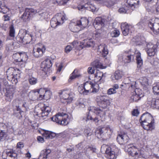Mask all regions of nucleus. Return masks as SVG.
<instances>
[{
    "label": "nucleus",
    "mask_w": 159,
    "mask_h": 159,
    "mask_svg": "<svg viewBox=\"0 0 159 159\" xmlns=\"http://www.w3.org/2000/svg\"><path fill=\"white\" fill-rule=\"evenodd\" d=\"M52 65L51 60L48 58L46 59L42 63L41 67V72L42 75H45L48 72L50 73V67Z\"/></svg>",
    "instance_id": "423d86ee"
},
{
    "label": "nucleus",
    "mask_w": 159,
    "mask_h": 159,
    "mask_svg": "<svg viewBox=\"0 0 159 159\" xmlns=\"http://www.w3.org/2000/svg\"><path fill=\"white\" fill-rule=\"evenodd\" d=\"M84 134L87 137L90 136L92 134L91 130L90 128L85 129L84 130Z\"/></svg>",
    "instance_id": "4d7b16f0"
},
{
    "label": "nucleus",
    "mask_w": 159,
    "mask_h": 159,
    "mask_svg": "<svg viewBox=\"0 0 159 159\" xmlns=\"http://www.w3.org/2000/svg\"><path fill=\"white\" fill-rule=\"evenodd\" d=\"M3 91L5 92V99L7 101H11L12 99L14 93V89L12 88H3Z\"/></svg>",
    "instance_id": "4468645a"
},
{
    "label": "nucleus",
    "mask_w": 159,
    "mask_h": 159,
    "mask_svg": "<svg viewBox=\"0 0 159 159\" xmlns=\"http://www.w3.org/2000/svg\"><path fill=\"white\" fill-rule=\"evenodd\" d=\"M9 36L11 37H14L15 34V30L14 28V25H11L9 28Z\"/></svg>",
    "instance_id": "ea45409f"
},
{
    "label": "nucleus",
    "mask_w": 159,
    "mask_h": 159,
    "mask_svg": "<svg viewBox=\"0 0 159 159\" xmlns=\"http://www.w3.org/2000/svg\"><path fill=\"white\" fill-rule=\"evenodd\" d=\"M92 39H84L82 42V48L86 47H90L93 46L94 44V41L92 40Z\"/></svg>",
    "instance_id": "5701e85b"
},
{
    "label": "nucleus",
    "mask_w": 159,
    "mask_h": 159,
    "mask_svg": "<svg viewBox=\"0 0 159 159\" xmlns=\"http://www.w3.org/2000/svg\"><path fill=\"white\" fill-rule=\"evenodd\" d=\"M9 11L3 0H0V12L5 14Z\"/></svg>",
    "instance_id": "a878e982"
},
{
    "label": "nucleus",
    "mask_w": 159,
    "mask_h": 159,
    "mask_svg": "<svg viewBox=\"0 0 159 159\" xmlns=\"http://www.w3.org/2000/svg\"><path fill=\"white\" fill-rule=\"evenodd\" d=\"M30 84L31 85H34L37 82V80L35 78L32 77L29 79Z\"/></svg>",
    "instance_id": "3c124183"
},
{
    "label": "nucleus",
    "mask_w": 159,
    "mask_h": 159,
    "mask_svg": "<svg viewBox=\"0 0 159 159\" xmlns=\"http://www.w3.org/2000/svg\"><path fill=\"white\" fill-rule=\"evenodd\" d=\"M140 82L142 85L144 86L148 85V79L146 77L142 78V79L141 80Z\"/></svg>",
    "instance_id": "37998d69"
},
{
    "label": "nucleus",
    "mask_w": 159,
    "mask_h": 159,
    "mask_svg": "<svg viewBox=\"0 0 159 159\" xmlns=\"http://www.w3.org/2000/svg\"><path fill=\"white\" fill-rule=\"evenodd\" d=\"M106 20L105 18H101L100 19V25L102 27L104 26L105 25Z\"/></svg>",
    "instance_id": "0e129e2a"
},
{
    "label": "nucleus",
    "mask_w": 159,
    "mask_h": 159,
    "mask_svg": "<svg viewBox=\"0 0 159 159\" xmlns=\"http://www.w3.org/2000/svg\"><path fill=\"white\" fill-rule=\"evenodd\" d=\"M107 97L102 96L100 97V100L101 101V107L103 108H106L107 106L110 105V102L107 99Z\"/></svg>",
    "instance_id": "4be33fe9"
},
{
    "label": "nucleus",
    "mask_w": 159,
    "mask_h": 159,
    "mask_svg": "<svg viewBox=\"0 0 159 159\" xmlns=\"http://www.w3.org/2000/svg\"><path fill=\"white\" fill-rule=\"evenodd\" d=\"M78 24L81 27L82 29L87 27L89 23V21L86 18L84 17L81 18L80 19L77 21Z\"/></svg>",
    "instance_id": "393cba45"
},
{
    "label": "nucleus",
    "mask_w": 159,
    "mask_h": 159,
    "mask_svg": "<svg viewBox=\"0 0 159 159\" xmlns=\"http://www.w3.org/2000/svg\"><path fill=\"white\" fill-rule=\"evenodd\" d=\"M85 86H88V87L91 88H95L99 89V84L97 83H95V82L94 83H93L91 82H87L85 83Z\"/></svg>",
    "instance_id": "e433bc0d"
},
{
    "label": "nucleus",
    "mask_w": 159,
    "mask_h": 159,
    "mask_svg": "<svg viewBox=\"0 0 159 159\" xmlns=\"http://www.w3.org/2000/svg\"><path fill=\"white\" fill-rule=\"evenodd\" d=\"M99 17H97L94 20L93 23V25L95 29L96 30L95 31V32L93 34V37L94 38H98L99 37V33L98 32H96L97 30L98 31L99 30Z\"/></svg>",
    "instance_id": "aec40b11"
},
{
    "label": "nucleus",
    "mask_w": 159,
    "mask_h": 159,
    "mask_svg": "<svg viewBox=\"0 0 159 159\" xmlns=\"http://www.w3.org/2000/svg\"><path fill=\"white\" fill-rule=\"evenodd\" d=\"M91 111L93 112L94 113L98 115L99 113V108L95 107H93L89 110V112Z\"/></svg>",
    "instance_id": "09e8293b"
},
{
    "label": "nucleus",
    "mask_w": 159,
    "mask_h": 159,
    "mask_svg": "<svg viewBox=\"0 0 159 159\" xmlns=\"http://www.w3.org/2000/svg\"><path fill=\"white\" fill-rule=\"evenodd\" d=\"M50 131H46L43 134V137L46 139H50Z\"/></svg>",
    "instance_id": "864d4df0"
},
{
    "label": "nucleus",
    "mask_w": 159,
    "mask_h": 159,
    "mask_svg": "<svg viewBox=\"0 0 159 159\" xmlns=\"http://www.w3.org/2000/svg\"><path fill=\"white\" fill-rule=\"evenodd\" d=\"M86 9L90 11H92V12L94 11L96 9V8L95 6L90 3L89 5L88 6V7H87Z\"/></svg>",
    "instance_id": "5fc2aeb1"
},
{
    "label": "nucleus",
    "mask_w": 159,
    "mask_h": 159,
    "mask_svg": "<svg viewBox=\"0 0 159 159\" xmlns=\"http://www.w3.org/2000/svg\"><path fill=\"white\" fill-rule=\"evenodd\" d=\"M7 123H0V142L4 141L7 136L9 127Z\"/></svg>",
    "instance_id": "1a4fd4ad"
},
{
    "label": "nucleus",
    "mask_w": 159,
    "mask_h": 159,
    "mask_svg": "<svg viewBox=\"0 0 159 159\" xmlns=\"http://www.w3.org/2000/svg\"><path fill=\"white\" fill-rule=\"evenodd\" d=\"M65 18L64 16H58L53 17L50 21L51 26L52 28H55L57 26L61 25L63 23Z\"/></svg>",
    "instance_id": "9d476101"
},
{
    "label": "nucleus",
    "mask_w": 159,
    "mask_h": 159,
    "mask_svg": "<svg viewBox=\"0 0 159 159\" xmlns=\"http://www.w3.org/2000/svg\"><path fill=\"white\" fill-rule=\"evenodd\" d=\"M24 143L21 142H20L17 143L16 147L17 148L21 149L24 147Z\"/></svg>",
    "instance_id": "680f3d73"
},
{
    "label": "nucleus",
    "mask_w": 159,
    "mask_h": 159,
    "mask_svg": "<svg viewBox=\"0 0 159 159\" xmlns=\"http://www.w3.org/2000/svg\"><path fill=\"white\" fill-rule=\"evenodd\" d=\"M73 47L70 45L67 46L65 48V51L66 53L69 52L72 50Z\"/></svg>",
    "instance_id": "69168bd1"
},
{
    "label": "nucleus",
    "mask_w": 159,
    "mask_h": 159,
    "mask_svg": "<svg viewBox=\"0 0 159 159\" xmlns=\"http://www.w3.org/2000/svg\"><path fill=\"white\" fill-rule=\"evenodd\" d=\"M139 2V0H127V3L131 7H135L138 4Z\"/></svg>",
    "instance_id": "72a5a7b5"
},
{
    "label": "nucleus",
    "mask_w": 159,
    "mask_h": 159,
    "mask_svg": "<svg viewBox=\"0 0 159 159\" xmlns=\"http://www.w3.org/2000/svg\"><path fill=\"white\" fill-rule=\"evenodd\" d=\"M129 137L126 134H119L116 139L118 143L120 144H125L128 141Z\"/></svg>",
    "instance_id": "6ab92c4d"
},
{
    "label": "nucleus",
    "mask_w": 159,
    "mask_h": 159,
    "mask_svg": "<svg viewBox=\"0 0 159 159\" xmlns=\"http://www.w3.org/2000/svg\"><path fill=\"white\" fill-rule=\"evenodd\" d=\"M120 32L118 30H114L111 32V34L112 37H117L120 34Z\"/></svg>",
    "instance_id": "8fccbe9b"
},
{
    "label": "nucleus",
    "mask_w": 159,
    "mask_h": 159,
    "mask_svg": "<svg viewBox=\"0 0 159 159\" xmlns=\"http://www.w3.org/2000/svg\"><path fill=\"white\" fill-rule=\"evenodd\" d=\"M24 55H26L22 53H16L13 55V58L15 59L16 62H20L23 61V59L21 58Z\"/></svg>",
    "instance_id": "c85d7f7f"
},
{
    "label": "nucleus",
    "mask_w": 159,
    "mask_h": 159,
    "mask_svg": "<svg viewBox=\"0 0 159 159\" xmlns=\"http://www.w3.org/2000/svg\"><path fill=\"white\" fill-rule=\"evenodd\" d=\"M23 111L14 112V115L18 119H20L22 117V113Z\"/></svg>",
    "instance_id": "6e6d98bb"
},
{
    "label": "nucleus",
    "mask_w": 159,
    "mask_h": 159,
    "mask_svg": "<svg viewBox=\"0 0 159 159\" xmlns=\"http://www.w3.org/2000/svg\"><path fill=\"white\" fill-rule=\"evenodd\" d=\"M148 26L153 31L154 34H159V23H154L153 20H151L149 22Z\"/></svg>",
    "instance_id": "f3484780"
},
{
    "label": "nucleus",
    "mask_w": 159,
    "mask_h": 159,
    "mask_svg": "<svg viewBox=\"0 0 159 159\" xmlns=\"http://www.w3.org/2000/svg\"><path fill=\"white\" fill-rule=\"evenodd\" d=\"M135 52L134 53H135L134 54H136V59L138 66L140 67L143 64V60L141 57V53L138 51H135Z\"/></svg>",
    "instance_id": "7c9ffc66"
},
{
    "label": "nucleus",
    "mask_w": 159,
    "mask_h": 159,
    "mask_svg": "<svg viewBox=\"0 0 159 159\" xmlns=\"http://www.w3.org/2000/svg\"><path fill=\"white\" fill-rule=\"evenodd\" d=\"M85 149H86V152H87V151H91L92 153L96 152V149L92 145L87 146L85 148Z\"/></svg>",
    "instance_id": "c03bdc74"
},
{
    "label": "nucleus",
    "mask_w": 159,
    "mask_h": 159,
    "mask_svg": "<svg viewBox=\"0 0 159 159\" xmlns=\"http://www.w3.org/2000/svg\"><path fill=\"white\" fill-rule=\"evenodd\" d=\"M70 28L71 31L74 32H78L82 28L80 25L78 24V22L77 21L76 23H72L70 25Z\"/></svg>",
    "instance_id": "412c9836"
},
{
    "label": "nucleus",
    "mask_w": 159,
    "mask_h": 159,
    "mask_svg": "<svg viewBox=\"0 0 159 159\" xmlns=\"http://www.w3.org/2000/svg\"><path fill=\"white\" fill-rule=\"evenodd\" d=\"M6 159H17V154L12 151L7 152Z\"/></svg>",
    "instance_id": "2f4dec72"
},
{
    "label": "nucleus",
    "mask_w": 159,
    "mask_h": 159,
    "mask_svg": "<svg viewBox=\"0 0 159 159\" xmlns=\"http://www.w3.org/2000/svg\"><path fill=\"white\" fill-rule=\"evenodd\" d=\"M145 23L142 21H141L136 25V26L139 29H142L144 27Z\"/></svg>",
    "instance_id": "13d9d810"
},
{
    "label": "nucleus",
    "mask_w": 159,
    "mask_h": 159,
    "mask_svg": "<svg viewBox=\"0 0 159 159\" xmlns=\"http://www.w3.org/2000/svg\"><path fill=\"white\" fill-rule=\"evenodd\" d=\"M135 54L133 53V54H129L124 53L120 54L118 56V61L119 62L125 63H129L134 61Z\"/></svg>",
    "instance_id": "0eeeda50"
},
{
    "label": "nucleus",
    "mask_w": 159,
    "mask_h": 159,
    "mask_svg": "<svg viewBox=\"0 0 159 159\" xmlns=\"http://www.w3.org/2000/svg\"><path fill=\"white\" fill-rule=\"evenodd\" d=\"M85 87H86L87 89H88V86H85V83L84 84V85H81L80 86H79L78 87V89L80 93L83 94L84 92V89L85 88Z\"/></svg>",
    "instance_id": "49530a36"
},
{
    "label": "nucleus",
    "mask_w": 159,
    "mask_h": 159,
    "mask_svg": "<svg viewBox=\"0 0 159 159\" xmlns=\"http://www.w3.org/2000/svg\"><path fill=\"white\" fill-rule=\"evenodd\" d=\"M45 92L43 95L44 99L48 100L49 99L51 96V93L49 91H45Z\"/></svg>",
    "instance_id": "79ce46f5"
},
{
    "label": "nucleus",
    "mask_w": 159,
    "mask_h": 159,
    "mask_svg": "<svg viewBox=\"0 0 159 159\" xmlns=\"http://www.w3.org/2000/svg\"><path fill=\"white\" fill-rule=\"evenodd\" d=\"M122 77L121 72L117 70L115 71L114 75L112 76V79L113 80H118L120 79Z\"/></svg>",
    "instance_id": "473e14b6"
},
{
    "label": "nucleus",
    "mask_w": 159,
    "mask_h": 159,
    "mask_svg": "<svg viewBox=\"0 0 159 159\" xmlns=\"http://www.w3.org/2000/svg\"><path fill=\"white\" fill-rule=\"evenodd\" d=\"M101 46V48L102 49V55L104 57H106L108 53V50L107 46L105 44L102 45H100Z\"/></svg>",
    "instance_id": "c9c22d12"
},
{
    "label": "nucleus",
    "mask_w": 159,
    "mask_h": 159,
    "mask_svg": "<svg viewBox=\"0 0 159 159\" xmlns=\"http://www.w3.org/2000/svg\"><path fill=\"white\" fill-rule=\"evenodd\" d=\"M140 121L143 128L147 130H152L154 129V120L152 116L146 112L141 116Z\"/></svg>",
    "instance_id": "f03ea898"
},
{
    "label": "nucleus",
    "mask_w": 159,
    "mask_h": 159,
    "mask_svg": "<svg viewBox=\"0 0 159 159\" xmlns=\"http://www.w3.org/2000/svg\"><path fill=\"white\" fill-rule=\"evenodd\" d=\"M121 28L123 34L126 36L129 33L131 32V30L133 29V26L128 24L126 23H125L121 24Z\"/></svg>",
    "instance_id": "ddd939ff"
},
{
    "label": "nucleus",
    "mask_w": 159,
    "mask_h": 159,
    "mask_svg": "<svg viewBox=\"0 0 159 159\" xmlns=\"http://www.w3.org/2000/svg\"><path fill=\"white\" fill-rule=\"evenodd\" d=\"M151 106L153 108L159 109V98L153 99L151 102Z\"/></svg>",
    "instance_id": "f704fd0d"
},
{
    "label": "nucleus",
    "mask_w": 159,
    "mask_h": 159,
    "mask_svg": "<svg viewBox=\"0 0 159 159\" xmlns=\"http://www.w3.org/2000/svg\"><path fill=\"white\" fill-rule=\"evenodd\" d=\"M157 46L151 43L147 45V53L149 56H154L157 51Z\"/></svg>",
    "instance_id": "dca6fc26"
},
{
    "label": "nucleus",
    "mask_w": 159,
    "mask_h": 159,
    "mask_svg": "<svg viewBox=\"0 0 159 159\" xmlns=\"http://www.w3.org/2000/svg\"><path fill=\"white\" fill-rule=\"evenodd\" d=\"M98 117H96L94 118L93 119L92 117L88 114L87 116V120H92L93 121L95 122L96 125H98V122L99 121Z\"/></svg>",
    "instance_id": "a18cd8bd"
},
{
    "label": "nucleus",
    "mask_w": 159,
    "mask_h": 159,
    "mask_svg": "<svg viewBox=\"0 0 159 159\" xmlns=\"http://www.w3.org/2000/svg\"><path fill=\"white\" fill-rule=\"evenodd\" d=\"M134 92L135 93L133 94L134 95L131 97V98L134 101L137 102L140 98L142 90L140 89H136L135 90Z\"/></svg>",
    "instance_id": "b1692460"
},
{
    "label": "nucleus",
    "mask_w": 159,
    "mask_h": 159,
    "mask_svg": "<svg viewBox=\"0 0 159 159\" xmlns=\"http://www.w3.org/2000/svg\"><path fill=\"white\" fill-rule=\"evenodd\" d=\"M101 3H103V5H106L107 7H111L114 4V2L111 0L104 2L103 0H100V4Z\"/></svg>",
    "instance_id": "4c0bfd02"
},
{
    "label": "nucleus",
    "mask_w": 159,
    "mask_h": 159,
    "mask_svg": "<svg viewBox=\"0 0 159 159\" xmlns=\"http://www.w3.org/2000/svg\"><path fill=\"white\" fill-rule=\"evenodd\" d=\"M61 135L62 134L61 133L56 134L55 133L50 131V139H52L56 136H57V137L60 138L62 136Z\"/></svg>",
    "instance_id": "603ef678"
},
{
    "label": "nucleus",
    "mask_w": 159,
    "mask_h": 159,
    "mask_svg": "<svg viewBox=\"0 0 159 159\" xmlns=\"http://www.w3.org/2000/svg\"><path fill=\"white\" fill-rule=\"evenodd\" d=\"M45 50V48L44 46H43L42 48H34L33 50V56L36 58H39L42 57Z\"/></svg>",
    "instance_id": "a211bd4d"
},
{
    "label": "nucleus",
    "mask_w": 159,
    "mask_h": 159,
    "mask_svg": "<svg viewBox=\"0 0 159 159\" xmlns=\"http://www.w3.org/2000/svg\"><path fill=\"white\" fill-rule=\"evenodd\" d=\"M68 115L64 113H59L51 118L52 120L58 124L65 125L68 124Z\"/></svg>",
    "instance_id": "39448f33"
},
{
    "label": "nucleus",
    "mask_w": 159,
    "mask_h": 159,
    "mask_svg": "<svg viewBox=\"0 0 159 159\" xmlns=\"http://www.w3.org/2000/svg\"><path fill=\"white\" fill-rule=\"evenodd\" d=\"M101 152L105 154V156L108 159H116L117 157L116 153L118 149L115 146L111 145L109 147L106 145H102L101 147Z\"/></svg>",
    "instance_id": "7ed1b4c3"
},
{
    "label": "nucleus",
    "mask_w": 159,
    "mask_h": 159,
    "mask_svg": "<svg viewBox=\"0 0 159 159\" xmlns=\"http://www.w3.org/2000/svg\"><path fill=\"white\" fill-rule=\"evenodd\" d=\"M46 154L45 149L42 150L41 151L39 157H42L43 159H47L48 158L47 156H46Z\"/></svg>",
    "instance_id": "bf43d9fd"
},
{
    "label": "nucleus",
    "mask_w": 159,
    "mask_h": 159,
    "mask_svg": "<svg viewBox=\"0 0 159 159\" xmlns=\"http://www.w3.org/2000/svg\"><path fill=\"white\" fill-rule=\"evenodd\" d=\"M14 76V77L11 79V82L13 84H16L18 82L17 79L20 77V73L15 74Z\"/></svg>",
    "instance_id": "58836bf2"
},
{
    "label": "nucleus",
    "mask_w": 159,
    "mask_h": 159,
    "mask_svg": "<svg viewBox=\"0 0 159 159\" xmlns=\"http://www.w3.org/2000/svg\"><path fill=\"white\" fill-rule=\"evenodd\" d=\"M13 43H12L11 44H7L6 47V50L8 52L12 50L11 48L12 47Z\"/></svg>",
    "instance_id": "e2e57ef3"
},
{
    "label": "nucleus",
    "mask_w": 159,
    "mask_h": 159,
    "mask_svg": "<svg viewBox=\"0 0 159 159\" xmlns=\"http://www.w3.org/2000/svg\"><path fill=\"white\" fill-rule=\"evenodd\" d=\"M92 67H90L88 68V72L90 74H92L94 73L95 70L97 71H99L98 69L99 68V60L98 59L95 60L92 63Z\"/></svg>",
    "instance_id": "2eb2a0df"
},
{
    "label": "nucleus",
    "mask_w": 159,
    "mask_h": 159,
    "mask_svg": "<svg viewBox=\"0 0 159 159\" xmlns=\"http://www.w3.org/2000/svg\"><path fill=\"white\" fill-rule=\"evenodd\" d=\"M90 0H82L80 2V5L78 7L79 10H80L84 8H86L90 3Z\"/></svg>",
    "instance_id": "cd10ccee"
},
{
    "label": "nucleus",
    "mask_w": 159,
    "mask_h": 159,
    "mask_svg": "<svg viewBox=\"0 0 159 159\" xmlns=\"http://www.w3.org/2000/svg\"><path fill=\"white\" fill-rule=\"evenodd\" d=\"M152 89L154 94L159 95V84L153 86Z\"/></svg>",
    "instance_id": "de8ad7c7"
},
{
    "label": "nucleus",
    "mask_w": 159,
    "mask_h": 159,
    "mask_svg": "<svg viewBox=\"0 0 159 159\" xmlns=\"http://www.w3.org/2000/svg\"><path fill=\"white\" fill-rule=\"evenodd\" d=\"M77 70H75L71 74L70 79L72 80L75 79L80 76V75H78L76 74Z\"/></svg>",
    "instance_id": "a19ab883"
},
{
    "label": "nucleus",
    "mask_w": 159,
    "mask_h": 159,
    "mask_svg": "<svg viewBox=\"0 0 159 159\" xmlns=\"http://www.w3.org/2000/svg\"><path fill=\"white\" fill-rule=\"evenodd\" d=\"M42 89L38 90V89L35 90H32L29 93L28 96L29 98L31 99H36V97L38 96L39 94V91H40Z\"/></svg>",
    "instance_id": "c756f323"
},
{
    "label": "nucleus",
    "mask_w": 159,
    "mask_h": 159,
    "mask_svg": "<svg viewBox=\"0 0 159 159\" xmlns=\"http://www.w3.org/2000/svg\"><path fill=\"white\" fill-rule=\"evenodd\" d=\"M51 111V109L49 106L44 105V106L40 108L39 111L37 112V115L42 117H46Z\"/></svg>",
    "instance_id": "9b49d317"
},
{
    "label": "nucleus",
    "mask_w": 159,
    "mask_h": 159,
    "mask_svg": "<svg viewBox=\"0 0 159 159\" xmlns=\"http://www.w3.org/2000/svg\"><path fill=\"white\" fill-rule=\"evenodd\" d=\"M118 12L120 13H125L127 12V11L124 8H121L119 9Z\"/></svg>",
    "instance_id": "338daca9"
},
{
    "label": "nucleus",
    "mask_w": 159,
    "mask_h": 159,
    "mask_svg": "<svg viewBox=\"0 0 159 159\" xmlns=\"http://www.w3.org/2000/svg\"><path fill=\"white\" fill-rule=\"evenodd\" d=\"M38 141L41 143H43L44 142V140L43 138L40 136H38L37 138Z\"/></svg>",
    "instance_id": "774afa93"
},
{
    "label": "nucleus",
    "mask_w": 159,
    "mask_h": 159,
    "mask_svg": "<svg viewBox=\"0 0 159 159\" xmlns=\"http://www.w3.org/2000/svg\"><path fill=\"white\" fill-rule=\"evenodd\" d=\"M116 91L114 88H111L109 89L107 92V93L108 95H111L116 93Z\"/></svg>",
    "instance_id": "052dcab7"
},
{
    "label": "nucleus",
    "mask_w": 159,
    "mask_h": 159,
    "mask_svg": "<svg viewBox=\"0 0 159 159\" xmlns=\"http://www.w3.org/2000/svg\"><path fill=\"white\" fill-rule=\"evenodd\" d=\"M37 13V11L32 8H26L25 11L20 17L25 22L30 20L32 16Z\"/></svg>",
    "instance_id": "6e6552de"
},
{
    "label": "nucleus",
    "mask_w": 159,
    "mask_h": 159,
    "mask_svg": "<svg viewBox=\"0 0 159 159\" xmlns=\"http://www.w3.org/2000/svg\"><path fill=\"white\" fill-rule=\"evenodd\" d=\"M16 39L18 43L27 44L29 43L32 40V36L29 34L28 31L25 29H21L16 37Z\"/></svg>",
    "instance_id": "20e7f679"
},
{
    "label": "nucleus",
    "mask_w": 159,
    "mask_h": 159,
    "mask_svg": "<svg viewBox=\"0 0 159 159\" xmlns=\"http://www.w3.org/2000/svg\"><path fill=\"white\" fill-rule=\"evenodd\" d=\"M59 93L61 98L63 100H66V102L67 103L70 102L73 100L72 98L70 97V92L68 90H63Z\"/></svg>",
    "instance_id": "f8f14e48"
},
{
    "label": "nucleus",
    "mask_w": 159,
    "mask_h": 159,
    "mask_svg": "<svg viewBox=\"0 0 159 159\" xmlns=\"http://www.w3.org/2000/svg\"><path fill=\"white\" fill-rule=\"evenodd\" d=\"M127 151L129 154L136 158L142 157L145 158H155L157 159H159V156L157 154L152 153L149 156H145L143 154V152L142 148L139 147L136 145H134L133 144H130L128 146Z\"/></svg>",
    "instance_id": "f257e3e1"
},
{
    "label": "nucleus",
    "mask_w": 159,
    "mask_h": 159,
    "mask_svg": "<svg viewBox=\"0 0 159 159\" xmlns=\"http://www.w3.org/2000/svg\"><path fill=\"white\" fill-rule=\"evenodd\" d=\"M15 68L12 67L9 68L7 71V77L8 80L11 81V79L14 77Z\"/></svg>",
    "instance_id": "bb28decb"
}]
</instances>
